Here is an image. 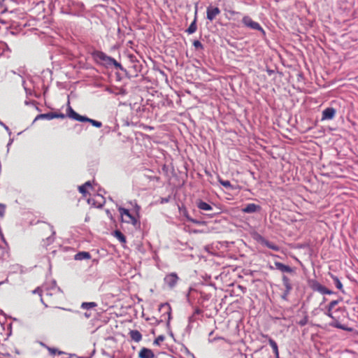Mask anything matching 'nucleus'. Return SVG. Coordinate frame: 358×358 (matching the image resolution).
Segmentation results:
<instances>
[{"mask_svg": "<svg viewBox=\"0 0 358 358\" xmlns=\"http://www.w3.org/2000/svg\"><path fill=\"white\" fill-rule=\"evenodd\" d=\"M165 337L162 335L159 336L155 341L154 344L156 345H159L162 342L164 341Z\"/></svg>", "mask_w": 358, "mask_h": 358, "instance_id": "27", "label": "nucleus"}, {"mask_svg": "<svg viewBox=\"0 0 358 358\" xmlns=\"http://www.w3.org/2000/svg\"><path fill=\"white\" fill-rule=\"evenodd\" d=\"M275 266L278 270L284 273H292L293 271L289 266L285 265L281 262H275Z\"/></svg>", "mask_w": 358, "mask_h": 358, "instance_id": "13", "label": "nucleus"}, {"mask_svg": "<svg viewBox=\"0 0 358 358\" xmlns=\"http://www.w3.org/2000/svg\"><path fill=\"white\" fill-rule=\"evenodd\" d=\"M67 115L69 117L79 122H87L92 124L95 127L100 128L102 126V123L99 121L90 119L86 116H83L77 113L74 110L69 106L66 110Z\"/></svg>", "mask_w": 358, "mask_h": 358, "instance_id": "1", "label": "nucleus"}, {"mask_svg": "<svg viewBox=\"0 0 358 358\" xmlns=\"http://www.w3.org/2000/svg\"><path fill=\"white\" fill-rule=\"evenodd\" d=\"M187 220L189 221V222H191L194 224H201V222L197 220H195V219H193L189 216H187Z\"/></svg>", "mask_w": 358, "mask_h": 358, "instance_id": "33", "label": "nucleus"}, {"mask_svg": "<svg viewBox=\"0 0 358 358\" xmlns=\"http://www.w3.org/2000/svg\"><path fill=\"white\" fill-rule=\"evenodd\" d=\"M179 278L176 273H171L166 275L164 279V283L170 288H173L178 280Z\"/></svg>", "mask_w": 358, "mask_h": 358, "instance_id": "5", "label": "nucleus"}, {"mask_svg": "<svg viewBox=\"0 0 358 358\" xmlns=\"http://www.w3.org/2000/svg\"><path fill=\"white\" fill-rule=\"evenodd\" d=\"M220 10L218 7L210 6L206 9V17L210 21H213L220 13Z\"/></svg>", "mask_w": 358, "mask_h": 358, "instance_id": "6", "label": "nucleus"}, {"mask_svg": "<svg viewBox=\"0 0 358 358\" xmlns=\"http://www.w3.org/2000/svg\"><path fill=\"white\" fill-rule=\"evenodd\" d=\"M331 278H332V279L334 280L335 286L338 289L341 290L343 292V285H342L341 282L339 280V279L338 278V277L332 275Z\"/></svg>", "mask_w": 358, "mask_h": 358, "instance_id": "22", "label": "nucleus"}, {"mask_svg": "<svg viewBox=\"0 0 358 358\" xmlns=\"http://www.w3.org/2000/svg\"><path fill=\"white\" fill-rule=\"evenodd\" d=\"M34 294H38L40 296H41L42 294V289L40 287H37L36 289L33 291ZM41 301L43 303V298L41 297Z\"/></svg>", "mask_w": 358, "mask_h": 358, "instance_id": "32", "label": "nucleus"}, {"mask_svg": "<svg viewBox=\"0 0 358 358\" xmlns=\"http://www.w3.org/2000/svg\"><path fill=\"white\" fill-rule=\"evenodd\" d=\"M227 11H228L231 15H232L239 14V13H238V12L235 11V10H228Z\"/></svg>", "mask_w": 358, "mask_h": 358, "instance_id": "39", "label": "nucleus"}, {"mask_svg": "<svg viewBox=\"0 0 358 358\" xmlns=\"http://www.w3.org/2000/svg\"><path fill=\"white\" fill-rule=\"evenodd\" d=\"M139 358H154L155 355L153 352L145 348H143L138 354Z\"/></svg>", "mask_w": 358, "mask_h": 358, "instance_id": "12", "label": "nucleus"}, {"mask_svg": "<svg viewBox=\"0 0 358 358\" xmlns=\"http://www.w3.org/2000/svg\"><path fill=\"white\" fill-rule=\"evenodd\" d=\"M106 65H113L117 69H122L121 64L112 57H110Z\"/></svg>", "mask_w": 358, "mask_h": 358, "instance_id": "21", "label": "nucleus"}, {"mask_svg": "<svg viewBox=\"0 0 358 358\" xmlns=\"http://www.w3.org/2000/svg\"><path fill=\"white\" fill-rule=\"evenodd\" d=\"M6 205L3 203H0V217H3L5 215L6 212Z\"/></svg>", "mask_w": 358, "mask_h": 358, "instance_id": "29", "label": "nucleus"}, {"mask_svg": "<svg viewBox=\"0 0 358 358\" xmlns=\"http://www.w3.org/2000/svg\"><path fill=\"white\" fill-rule=\"evenodd\" d=\"M96 306V303L95 302H83L81 304V308L83 309H87V310L94 308Z\"/></svg>", "mask_w": 358, "mask_h": 358, "instance_id": "23", "label": "nucleus"}, {"mask_svg": "<svg viewBox=\"0 0 358 358\" xmlns=\"http://www.w3.org/2000/svg\"><path fill=\"white\" fill-rule=\"evenodd\" d=\"M91 256L88 252H80L75 255L76 260L89 259Z\"/></svg>", "mask_w": 358, "mask_h": 358, "instance_id": "19", "label": "nucleus"}, {"mask_svg": "<svg viewBox=\"0 0 358 358\" xmlns=\"http://www.w3.org/2000/svg\"><path fill=\"white\" fill-rule=\"evenodd\" d=\"M135 208H136V213H138V211L140 210V206L138 205V204H135Z\"/></svg>", "mask_w": 358, "mask_h": 358, "instance_id": "42", "label": "nucleus"}, {"mask_svg": "<svg viewBox=\"0 0 358 358\" xmlns=\"http://www.w3.org/2000/svg\"><path fill=\"white\" fill-rule=\"evenodd\" d=\"M79 192L82 193L83 195H85L87 193V188L83 185L78 187Z\"/></svg>", "mask_w": 358, "mask_h": 358, "instance_id": "35", "label": "nucleus"}, {"mask_svg": "<svg viewBox=\"0 0 358 358\" xmlns=\"http://www.w3.org/2000/svg\"><path fill=\"white\" fill-rule=\"evenodd\" d=\"M64 118L65 117V115L63 114V113H60V114H57V113H45V114H41V115H38L36 118H35V121L38 119H48V120H52L53 118Z\"/></svg>", "mask_w": 358, "mask_h": 358, "instance_id": "8", "label": "nucleus"}, {"mask_svg": "<svg viewBox=\"0 0 358 358\" xmlns=\"http://www.w3.org/2000/svg\"><path fill=\"white\" fill-rule=\"evenodd\" d=\"M197 208L203 211L210 212L213 210V206L209 203L199 199L196 202Z\"/></svg>", "mask_w": 358, "mask_h": 358, "instance_id": "10", "label": "nucleus"}, {"mask_svg": "<svg viewBox=\"0 0 358 358\" xmlns=\"http://www.w3.org/2000/svg\"><path fill=\"white\" fill-rule=\"evenodd\" d=\"M12 140H10L9 143H8V146H9L12 143Z\"/></svg>", "mask_w": 358, "mask_h": 358, "instance_id": "46", "label": "nucleus"}, {"mask_svg": "<svg viewBox=\"0 0 358 358\" xmlns=\"http://www.w3.org/2000/svg\"><path fill=\"white\" fill-rule=\"evenodd\" d=\"M257 241L263 245L274 250V251H279L280 250V247L277 245H275V243H272V242H270L268 241V240H266V238H264L263 236H258V238H257Z\"/></svg>", "mask_w": 358, "mask_h": 358, "instance_id": "7", "label": "nucleus"}, {"mask_svg": "<svg viewBox=\"0 0 358 358\" xmlns=\"http://www.w3.org/2000/svg\"><path fill=\"white\" fill-rule=\"evenodd\" d=\"M333 293L334 292L332 291H331L330 289L324 287V290L322 294H331Z\"/></svg>", "mask_w": 358, "mask_h": 358, "instance_id": "37", "label": "nucleus"}, {"mask_svg": "<svg viewBox=\"0 0 358 358\" xmlns=\"http://www.w3.org/2000/svg\"><path fill=\"white\" fill-rule=\"evenodd\" d=\"M220 184L226 187V188H231L232 186L231 185V182L229 181V180H220Z\"/></svg>", "mask_w": 358, "mask_h": 358, "instance_id": "28", "label": "nucleus"}, {"mask_svg": "<svg viewBox=\"0 0 358 358\" xmlns=\"http://www.w3.org/2000/svg\"><path fill=\"white\" fill-rule=\"evenodd\" d=\"M193 45L196 49H203V48L202 43L199 41H194L193 43Z\"/></svg>", "mask_w": 358, "mask_h": 358, "instance_id": "31", "label": "nucleus"}, {"mask_svg": "<svg viewBox=\"0 0 358 358\" xmlns=\"http://www.w3.org/2000/svg\"><path fill=\"white\" fill-rule=\"evenodd\" d=\"M282 285L285 287V290H284L281 297L283 300L287 301V296L292 289V285L291 284L290 280L286 275L282 276Z\"/></svg>", "mask_w": 358, "mask_h": 358, "instance_id": "4", "label": "nucleus"}, {"mask_svg": "<svg viewBox=\"0 0 358 358\" xmlns=\"http://www.w3.org/2000/svg\"><path fill=\"white\" fill-rule=\"evenodd\" d=\"M196 15H197V9L196 8L194 19L193 22L190 24V25H189V27H188V29L186 30V31H187L189 34H192L194 33V32L196 31V29H197V26H196Z\"/></svg>", "mask_w": 358, "mask_h": 358, "instance_id": "15", "label": "nucleus"}, {"mask_svg": "<svg viewBox=\"0 0 358 358\" xmlns=\"http://www.w3.org/2000/svg\"><path fill=\"white\" fill-rule=\"evenodd\" d=\"M161 308L165 309L169 315V320L171 319V307L169 304L164 303L161 306Z\"/></svg>", "mask_w": 358, "mask_h": 358, "instance_id": "26", "label": "nucleus"}, {"mask_svg": "<svg viewBox=\"0 0 358 358\" xmlns=\"http://www.w3.org/2000/svg\"><path fill=\"white\" fill-rule=\"evenodd\" d=\"M263 336L268 338V343L273 349V351L275 354V358H279L278 348V345L275 343V341L274 340H273L271 338H269L267 335H264Z\"/></svg>", "mask_w": 358, "mask_h": 358, "instance_id": "14", "label": "nucleus"}, {"mask_svg": "<svg viewBox=\"0 0 358 358\" xmlns=\"http://www.w3.org/2000/svg\"><path fill=\"white\" fill-rule=\"evenodd\" d=\"M307 322H308V319L306 317H305L299 322V324L300 326H304L307 324Z\"/></svg>", "mask_w": 358, "mask_h": 358, "instance_id": "36", "label": "nucleus"}, {"mask_svg": "<svg viewBox=\"0 0 358 358\" xmlns=\"http://www.w3.org/2000/svg\"><path fill=\"white\" fill-rule=\"evenodd\" d=\"M47 242H48V243H47V244H48V245L50 244L51 243H52V242H53V238H52V237H51V236L48 237V238H47Z\"/></svg>", "mask_w": 358, "mask_h": 358, "instance_id": "40", "label": "nucleus"}, {"mask_svg": "<svg viewBox=\"0 0 358 358\" xmlns=\"http://www.w3.org/2000/svg\"><path fill=\"white\" fill-rule=\"evenodd\" d=\"M0 124H1V126H3V128H4L6 131H8V133H9V134H10V135L11 134V132H10V131L9 128H8V127L5 124H3L1 121H0Z\"/></svg>", "mask_w": 358, "mask_h": 358, "instance_id": "38", "label": "nucleus"}, {"mask_svg": "<svg viewBox=\"0 0 358 358\" xmlns=\"http://www.w3.org/2000/svg\"><path fill=\"white\" fill-rule=\"evenodd\" d=\"M336 115V110L334 108H327L322 112V120H332Z\"/></svg>", "mask_w": 358, "mask_h": 358, "instance_id": "9", "label": "nucleus"}, {"mask_svg": "<svg viewBox=\"0 0 358 358\" xmlns=\"http://www.w3.org/2000/svg\"><path fill=\"white\" fill-rule=\"evenodd\" d=\"M168 201H169L168 199H164L162 201V202H168Z\"/></svg>", "mask_w": 358, "mask_h": 358, "instance_id": "47", "label": "nucleus"}, {"mask_svg": "<svg viewBox=\"0 0 358 358\" xmlns=\"http://www.w3.org/2000/svg\"><path fill=\"white\" fill-rule=\"evenodd\" d=\"M51 289L52 290V292H48V289L46 290V294H47V295H50V296H51V295H52V294L56 293V292H59V291H60V288H59V287H58L56 285V282H55V281H54V282H52V287H51Z\"/></svg>", "mask_w": 358, "mask_h": 358, "instance_id": "24", "label": "nucleus"}, {"mask_svg": "<svg viewBox=\"0 0 358 358\" xmlns=\"http://www.w3.org/2000/svg\"><path fill=\"white\" fill-rule=\"evenodd\" d=\"M259 208V206L255 203H249L243 208V210L246 213H252L256 212Z\"/></svg>", "mask_w": 358, "mask_h": 358, "instance_id": "16", "label": "nucleus"}, {"mask_svg": "<svg viewBox=\"0 0 358 358\" xmlns=\"http://www.w3.org/2000/svg\"><path fill=\"white\" fill-rule=\"evenodd\" d=\"M115 236L122 243L126 242L125 236L120 231H115Z\"/></svg>", "mask_w": 358, "mask_h": 358, "instance_id": "25", "label": "nucleus"}, {"mask_svg": "<svg viewBox=\"0 0 358 358\" xmlns=\"http://www.w3.org/2000/svg\"><path fill=\"white\" fill-rule=\"evenodd\" d=\"M242 23L243 24V25L245 27H246L250 29H252V30L259 31L262 34V35L265 36V34H266L265 31L262 27V26L257 22L253 21L252 19L250 16H248V15L243 16V17L242 19Z\"/></svg>", "mask_w": 358, "mask_h": 358, "instance_id": "3", "label": "nucleus"}, {"mask_svg": "<svg viewBox=\"0 0 358 358\" xmlns=\"http://www.w3.org/2000/svg\"><path fill=\"white\" fill-rule=\"evenodd\" d=\"M95 57L96 59H99L100 61L104 62L105 64H107L108 60H110L109 56L106 55L105 53L102 52H97L95 53Z\"/></svg>", "mask_w": 358, "mask_h": 358, "instance_id": "17", "label": "nucleus"}, {"mask_svg": "<svg viewBox=\"0 0 358 358\" xmlns=\"http://www.w3.org/2000/svg\"><path fill=\"white\" fill-rule=\"evenodd\" d=\"M40 345H41V346H43V347L45 348H46V347H48V346H47L44 343H43V342H40Z\"/></svg>", "mask_w": 358, "mask_h": 358, "instance_id": "44", "label": "nucleus"}, {"mask_svg": "<svg viewBox=\"0 0 358 358\" xmlns=\"http://www.w3.org/2000/svg\"><path fill=\"white\" fill-rule=\"evenodd\" d=\"M206 215L210 216V217H212L213 215H214V213H208V214H206Z\"/></svg>", "mask_w": 358, "mask_h": 358, "instance_id": "45", "label": "nucleus"}, {"mask_svg": "<svg viewBox=\"0 0 358 358\" xmlns=\"http://www.w3.org/2000/svg\"><path fill=\"white\" fill-rule=\"evenodd\" d=\"M118 211L121 215L122 221L128 224H132L134 227H136L139 224L138 220L131 215L129 210L120 207L118 208Z\"/></svg>", "mask_w": 358, "mask_h": 358, "instance_id": "2", "label": "nucleus"}, {"mask_svg": "<svg viewBox=\"0 0 358 358\" xmlns=\"http://www.w3.org/2000/svg\"><path fill=\"white\" fill-rule=\"evenodd\" d=\"M83 185L85 186L86 188L90 187L92 186L91 182L90 181L86 182Z\"/></svg>", "mask_w": 358, "mask_h": 358, "instance_id": "41", "label": "nucleus"}, {"mask_svg": "<svg viewBox=\"0 0 358 358\" xmlns=\"http://www.w3.org/2000/svg\"><path fill=\"white\" fill-rule=\"evenodd\" d=\"M85 316L87 318H89L91 316V313L87 312V313H85Z\"/></svg>", "mask_w": 358, "mask_h": 358, "instance_id": "43", "label": "nucleus"}, {"mask_svg": "<svg viewBox=\"0 0 358 358\" xmlns=\"http://www.w3.org/2000/svg\"><path fill=\"white\" fill-rule=\"evenodd\" d=\"M340 310H341V308H337L336 310H334V309H330V308L328 307L327 309L326 315L328 317H331L332 320H334L335 321H337L338 320V317L336 315V313L338 312Z\"/></svg>", "mask_w": 358, "mask_h": 358, "instance_id": "20", "label": "nucleus"}, {"mask_svg": "<svg viewBox=\"0 0 358 358\" xmlns=\"http://www.w3.org/2000/svg\"><path fill=\"white\" fill-rule=\"evenodd\" d=\"M46 349L50 352L51 355H55L57 352H58L59 355L62 354V352L57 351L55 348H52L50 347H46Z\"/></svg>", "mask_w": 358, "mask_h": 358, "instance_id": "30", "label": "nucleus"}, {"mask_svg": "<svg viewBox=\"0 0 358 358\" xmlns=\"http://www.w3.org/2000/svg\"><path fill=\"white\" fill-rule=\"evenodd\" d=\"M338 303V300H334V301H332L330 302V303L329 304V306L330 308V309H334L335 306Z\"/></svg>", "mask_w": 358, "mask_h": 358, "instance_id": "34", "label": "nucleus"}, {"mask_svg": "<svg viewBox=\"0 0 358 358\" xmlns=\"http://www.w3.org/2000/svg\"><path fill=\"white\" fill-rule=\"evenodd\" d=\"M129 334L131 338L136 342H139L142 338L141 334L137 330L130 331Z\"/></svg>", "mask_w": 358, "mask_h": 358, "instance_id": "18", "label": "nucleus"}, {"mask_svg": "<svg viewBox=\"0 0 358 358\" xmlns=\"http://www.w3.org/2000/svg\"><path fill=\"white\" fill-rule=\"evenodd\" d=\"M309 285L311 287V289L314 291L318 292L320 294H322L324 290V286L321 285L319 282L317 280H310L309 281Z\"/></svg>", "mask_w": 358, "mask_h": 358, "instance_id": "11", "label": "nucleus"}]
</instances>
